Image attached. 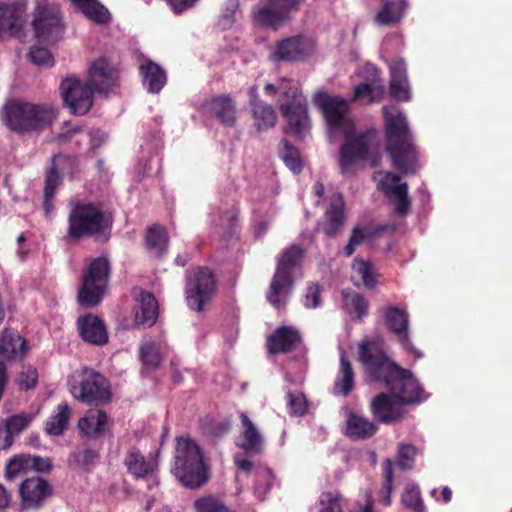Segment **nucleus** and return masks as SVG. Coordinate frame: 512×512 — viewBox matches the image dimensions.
Returning <instances> with one entry per match:
<instances>
[{"label": "nucleus", "mask_w": 512, "mask_h": 512, "mask_svg": "<svg viewBox=\"0 0 512 512\" xmlns=\"http://www.w3.org/2000/svg\"><path fill=\"white\" fill-rule=\"evenodd\" d=\"M140 358L145 366L151 368H157L161 363L160 352L152 341L141 345Z\"/></svg>", "instance_id": "obj_53"}, {"label": "nucleus", "mask_w": 512, "mask_h": 512, "mask_svg": "<svg viewBox=\"0 0 512 512\" xmlns=\"http://www.w3.org/2000/svg\"><path fill=\"white\" fill-rule=\"evenodd\" d=\"M315 102L321 108L330 132H338L346 126L348 129L352 127L351 122L345 117L348 111L346 100L318 93Z\"/></svg>", "instance_id": "obj_16"}, {"label": "nucleus", "mask_w": 512, "mask_h": 512, "mask_svg": "<svg viewBox=\"0 0 512 512\" xmlns=\"http://www.w3.org/2000/svg\"><path fill=\"white\" fill-rule=\"evenodd\" d=\"M301 342L300 332L293 326H280L267 338V350L272 355L294 351Z\"/></svg>", "instance_id": "obj_25"}, {"label": "nucleus", "mask_w": 512, "mask_h": 512, "mask_svg": "<svg viewBox=\"0 0 512 512\" xmlns=\"http://www.w3.org/2000/svg\"><path fill=\"white\" fill-rule=\"evenodd\" d=\"M78 169V160L76 156L63 153L55 154L51 157L49 166L46 168L44 182L59 187L61 179L69 177L72 179Z\"/></svg>", "instance_id": "obj_23"}, {"label": "nucleus", "mask_w": 512, "mask_h": 512, "mask_svg": "<svg viewBox=\"0 0 512 512\" xmlns=\"http://www.w3.org/2000/svg\"><path fill=\"white\" fill-rule=\"evenodd\" d=\"M416 452L413 445H401L397 453V465L403 470L412 469L415 464Z\"/></svg>", "instance_id": "obj_55"}, {"label": "nucleus", "mask_w": 512, "mask_h": 512, "mask_svg": "<svg viewBox=\"0 0 512 512\" xmlns=\"http://www.w3.org/2000/svg\"><path fill=\"white\" fill-rule=\"evenodd\" d=\"M172 473L183 486L190 489H198L208 483L209 467L204 462L200 446L190 437L176 438Z\"/></svg>", "instance_id": "obj_4"}, {"label": "nucleus", "mask_w": 512, "mask_h": 512, "mask_svg": "<svg viewBox=\"0 0 512 512\" xmlns=\"http://www.w3.org/2000/svg\"><path fill=\"white\" fill-rule=\"evenodd\" d=\"M107 424V413L104 410L92 409L78 421V428L83 434L98 438L106 431Z\"/></svg>", "instance_id": "obj_32"}, {"label": "nucleus", "mask_w": 512, "mask_h": 512, "mask_svg": "<svg viewBox=\"0 0 512 512\" xmlns=\"http://www.w3.org/2000/svg\"><path fill=\"white\" fill-rule=\"evenodd\" d=\"M137 306L135 307L134 322L137 326L145 328L152 327L159 315V305L155 296L148 292L141 290L136 297Z\"/></svg>", "instance_id": "obj_28"}, {"label": "nucleus", "mask_w": 512, "mask_h": 512, "mask_svg": "<svg viewBox=\"0 0 512 512\" xmlns=\"http://www.w3.org/2000/svg\"><path fill=\"white\" fill-rule=\"evenodd\" d=\"M384 93V86H374L373 84L360 83L354 88V95L352 100L359 101L366 99L369 103H378L382 100Z\"/></svg>", "instance_id": "obj_46"}, {"label": "nucleus", "mask_w": 512, "mask_h": 512, "mask_svg": "<svg viewBox=\"0 0 512 512\" xmlns=\"http://www.w3.org/2000/svg\"><path fill=\"white\" fill-rule=\"evenodd\" d=\"M124 466L127 471L135 478H147L154 472V465L148 462L145 456L135 447L130 448L124 458Z\"/></svg>", "instance_id": "obj_36"}, {"label": "nucleus", "mask_w": 512, "mask_h": 512, "mask_svg": "<svg viewBox=\"0 0 512 512\" xmlns=\"http://www.w3.org/2000/svg\"><path fill=\"white\" fill-rule=\"evenodd\" d=\"M389 93L396 101H409L411 99L408 80H390Z\"/></svg>", "instance_id": "obj_58"}, {"label": "nucleus", "mask_w": 512, "mask_h": 512, "mask_svg": "<svg viewBox=\"0 0 512 512\" xmlns=\"http://www.w3.org/2000/svg\"><path fill=\"white\" fill-rule=\"evenodd\" d=\"M217 291V278L208 267L199 266L186 273L185 297L190 309L202 312Z\"/></svg>", "instance_id": "obj_10"}, {"label": "nucleus", "mask_w": 512, "mask_h": 512, "mask_svg": "<svg viewBox=\"0 0 512 512\" xmlns=\"http://www.w3.org/2000/svg\"><path fill=\"white\" fill-rule=\"evenodd\" d=\"M195 512H231L225 503L214 495H205L194 501Z\"/></svg>", "instance_id": "obj_49"}, {"label": "nucleus", "mask_w": 512, "mask_h": 512, "mask_svg": "<svg viewBox=\"0 0 512 512\" xmlns=\"http://www.w3.org/2000/svg\"><path fill=\"white\" fill-rule=\"evenodd\" d=\"M381 72L377 66L367 63L359 72V77L363 79V83L373 84L374 86H383L380 78Z\"/></svg>", "instance_id": "obj_60"}, {"label": "nucleus", "mask_w": 512, "mask_h": 512, "mask_svg": "<svg viewBox=\"0 0 512 512\" xmlns=\"http://www.w3.org/2000/svg\"><path fill=\"white\" fill-rule=\"evenodd\" d=\"M203 110L220 124L233 127L237 122L236 102L229 94L212 97L203 104Z\"/></svg>", "instance_id": "obj_20"}, {"label": "nucleus", "mask_w": 512, "mask_h": 512, "mask_svg": "<svg viewBox=\"0 0 512 512\" xmlns=\"http://www.w3.org/2000/svg\"><path fill=\"white\" fill-rule=\"evenodd\" d=\"M401 501L405 507L413 510L414 512H423L425 509L420 495V490L413 484L406 485L401 496Z\"/></svg>", "instance_id": "obj_50"}, {"label": "nucleus", "mask_w": 512, "mask_h": 512, "mask_svg": "<svg viewBox=\"0 0 512 512\" xmlns=\"http://www.w3.org/2000/svg\"><path fill=\"white\" fill-rule=\"evenodd\" d=\"M304 0H261L262 6L253 13L254 21L265 29L277 31L296 14Z\"/></svg>", "instance_id": "obj_11"}, {"label": "nucleus", "mask_w": 512, "mask_h": 512, "mask_svg": "<svg viewBox=\"0 0 512 512\" xmlns=\"http://www.w3.org/2000/svg\"><path fill=\"white\" fill-rule=\"evenodd\" d=\"M111 266L106 256L93 259L82 276L77 301L80 306L90 309L100 304L108 288Z\"/></svg>", "instance_id": "obj_8"}, {"label": "nucleus", "mask_w": 512, "mask_h": 512, "mask_svg": "<svg viewBox=\"0 0 512 512\" xmlns=\"http://www.w3.org/2000/svg\"><path fill=\"white\" fill-rule=\"evenodd\" d=\"M352 269L366 288L372 290L376 287L377 278L370 261L357 257L353 260Z\"/></svg>", "instance_id": "obj_45"}, {"label": "nucleus", "mask_w": 512, "mask_h": 512, "mask_svg": "<svg viewBox=\"0 0 512 512\" xmlns=\"http://www.w3.org/2000/svg\"><path fill=\"white\" fill-rule=\"evenodd\" d=\"M240 420L242 425L241 430V441L237 443V446L249 454H260L263 450L264 439L259 433L255 424L245 414H240Z\"/></svg>", "instance_id": "obj_29"}, {"label": "nucleus", "mask_w": 512, "mask_h": 512, "mask_svg": "<svg viewBox=\"0 0 512 512\" xmlns=\"http://www.w3.org/2000/svg\"><path fill=\"white\" fill-rule=\"evenodd\" d=\"M378 431V426L354 412H350L346 421L345 434L351 439H368L373 437Z\"/></svg>", "instance_id": "obj_33"}, {"label": "nucleus", "mask_w": 512, "mask_h": 512, "mask_svg": "<svg viewBox=\"0 0 512 512\" xmlns=\"http://www.w3.org/2000/svg\"><path fill=\"white\" fill-rule=\"evenodd\" d=\"M304 250L299 245H291L278 258L275 273L266 294L267 301L277 310L285 308L292 293L293 272L301 266Z\"/></svg>", "instance_id": "obj_6"}, {"label": "nucleus", "mask_w": 512, "mask_h": 512, "mask_svg": "<svg viewBox=\"0 0 512 512\" xmlns=\"http://www.w3.org/2000/svg\"><path fill=\"white\" fill-rule=\"evenodd\" d=\"M57 188L58 187L53 186L51 184L44 183L42 206L45 211L46 217H49L51 212L54 210V205H53L52 201L56 195Z\"/></svg>", "instance_id": "obj_62"}, {"label": "nucleus", "mask_w": 512, "mask_h": 512, "mask_svg": "<svg viewBox=\"0 0 512 512\" xmlns=\"http://www.w3.org/2000/svg\"><path fill=\"white\" fill-rule=\"evenodd\" d=\"M370 412L374 419L383 424H393L404 416L403 404L394 394L381 392L370 402Z\"/></svg>", "instance_id": "obj_19"}, {"label": "nucleus", "mask_w": 512, "mask_h": 512, "mask_svg": "<svg viewBox=\"0 0 512 512\" xmlns=\"http://www.w3.org/2000/svg\"><path fill=\"white\" fill-rule=\"evenodd\" d=\"M289 413L295 416H303L307 412V401L303 394L288 392Z\"/></svg>", "instance_id": "obj_57"}, {"label": "nucleus", "mask_w": 512, "mask_h": 512, "mask_svg": "<svg viewBox=\"0 0 512 512\" xmlns=\"http://www.w3.org/2000/svg\"><path fill=\"white\" fill-rule=\"evenodd\" d=\"M76 327L81 339L85 343L97 346H103L108 343L107 327L98 316L92 313L79 316L76 321Z\"/></svg>", "instance_id": "obj_21"}, {"label": "nucleus", "mask_w": 512, "mask_h": 512, "mask_svg": "<svg viewBox=\"0 0 512 512\" xmlns=\"http://www.w3.org/2000/svg\"><path fill=\"white\" fill-rule=\"evenodd\" d=\"M345 221V202L343 196L339 194L331 201L317 228L327 237L335 238L342 232Z\"/></svg>", "instance_id": "obj_24"}, {"label": "nucleus", "mask_w": 512, "mask_h": 512, "mask_svg": "<svg viewBox=\"0 0 512 512\" xmlns=\"http://www.w3.org/2000/svg\"><path fill=\"white\" fill-rule=\"evenodd\" d=\"M21 507L25 510L39 511L53 496L52 485L40 476L24 479L19 485Z\"/></svg>", "instance_id": "obj_13"}, {"label": "nucleus", "mask_w": 512, "mask_h": 512, "mask_svg": "<svg viewBox=\"0 0 512 512\" xmlns=\"http://www.w3.org/2000/svg\"><path fill=\"white\" fill-rule=\"evenodd\" d=\"M383 314L387 328L395 334L401 346L416 358H421L423 354L414 347L409 337L407 311L396 306H388L384 309Z\"/></svg>", "instance_id": "obj_17"}, {"label": "nucleus", "mask_w": 512, "mask_h": 512, "mask_svg": "<svg viewBox=\"0 0 512 512\" xmlns=\"http://www.w3.org/2000/svg\"><path fill=\"white\" fill-rule=\"evenodd\" d=\"M32 24L36 37L47 41H58L63 32L60 10L54 5L39 3Z\"/></svg>", "instance_id": "obj_14"}, {"label": "nucleus", "mask_w": 512, "mask_h": 512, "mask_svg": "<svg viewBox=\"0 0 512 512\" xmlns=\"http://www.w3.org/2000/svg\"><path fill=\"white\" fill-rule=\"evenodd\" d=\"M56 118V109L47 103H31L14 99L5 105L6 125L17 133L43 131Z\"/></svg>", "instance_id": "obj_5"}, {"label": "nucleus", "mask_w": 512, "mask_h": 512, "mask_svg": "<svg viewBox=\"0 0 512 512\" xmlns=\"http://www.w3.org/2000/svg\"><path fill=\"white\" fill-rule=\"evenodd\" d=\"M311 50V43L306 37L293 36L277 43L274 58L278 61H299L308 56Z\"/></svg>", "instance_id": "obj_27"}, {"label": "nucleus", "mask_w": 512, "mask_h": 512, "mask_svg": "<svg viewBox=\"0 0 512 512\" xmlns=\"http://www.w3.org/2000/svg\"><path fill=\"white\" fill-rule=\"evenodd\" d=\"M368 237L367 230L365 228L355 227L349 237L348 243L343 248V254L345 257H351L355 252L356 247L364 243Z\"/></svg>", "instance_id": "obj_56"}, {"label": "nucleus", "mask_w": 512, "mask_h": 512, "mask_svg": "<svg viewBox=\"0 0 512 512\" xmlns=\"http://www.w3.org/2000/svg\"><path fill=\"white\" fill-rule=\"evenodd\" d=\"M71 417V409L67 403H60L56 407V411L45 423V431L49 435L60 436L68 428L69 419Z\"/></svg>", "instance_id": "obj_40"}, {"label": "nucleus", "mask_w": 512, "mask_h": 512, "mask_svg": "<svg viewBox=\"0 0 512 512\" xmlns=\"http://www.w3.org/2000/svg\"><path fill=\"white\" fill-rule=\"evenodd\" d=\"M240 215L239 203H234L229 209H227L220 217V227L224 230L223 237H232L238 226V218Z\"/></svg>", "instance_id": "obj_48"}, {"label": "nucleus", "mask_w": 512, "mask_h": 512, "mask_svg": "<svg viewBox=\"0 0 512 512\" xmlns=\"http://www.w3.org/2000/svg\"><path fill=\"white\" fill-rule=\"evenodd\" d=\"M384 482L380 491L381 502L385 506H390L392 503L391 494L393 492V461L389 458L385 459L382 464Z\"/></svg>", "instance_id": "obj_47"}, {"label": "nucleus", "mask_w": 512, "mask_h": 512, "mask_svg": "<svg viewBox=\"0 0 512 512\" xmlns=\"http://www.w3.org/2000/svg\"><path fill=\"white\" fill-rule=\"evenodd\" d=\"M28 57L29 60L37 66L52 67L54 65V58L51 52L43 46H31Z\"/></svg>", "instance_id": "obj_54"}, {"label": "nucleus", "mask_w": 512, "mask_h": 512, "mask_svg": "<svg viewBox=\"0 0 512 512\" xmlns=\"http://www.w3.org/2000/svg\"><path fill=\"white\" fill-rule=\"evenodd\" d=\"M383 4L374 15L377 26H392L399 23L408 9V0H382Z\"/></svg>", "instance_id": "obj_30"}, {"label": "nucleus", "mask_w": 512, "mask_h": 512, "mask_svg": "<svg viewBox=\"0 0 512 512\" xmlns=\"http://www.w3.org/2000/svg\"><path fill=\"white\" fill-rule=\"evenodd\" d=\"M22 26L21 15L15 5L0 3V35H17Z\"/></svg>", "instance_id": "obj_38"}, {"label": "nucleus", "mask_w": 512, "mask_h": 512, "mask_svg": "<svg viewBox=\"0 0 512 512\" xmlns=\"http://www.w3.org/2000/svg\"><path fill=\"white\" fill-rule=\"evenodd\" d=\"M33 416L30 414H17L12 415L6 420L2 419V424L6 426L7 434L12 438L14 435L20 434L32 422Z\"/></svg>", "instance_id": "obj_52"}, {"label": "nucleus", "mask_w": 512, "mask_h": 512, "mask_svg": "<svg viewBox=\"0 0 512 512\" xmlns=\"http://www.w3.org/2000/svg\"><path fill=\"white\" fill-rule=\"evenodd\" d=\"M67 222V236L75 242L98 236L108 227L102 205L95 202L73 203Z\"/></svg>", "instance_id": "obj_7"}, {"label": "nucleus", "mask_w": 512, "mask_h": 512, "mask_svg": "<svg viewBox=\"0 0 512 512\" xmlns=\"http://www.w3.org/2000/svg\"><path fill=\"white\" fill-rule=\"evenodd\" d=\"M168 244L169 237L164 226L153 224L146 229L145 246L152 256L161 258L166 253Z\"/></svg>", "instance_id": "obj_34"}, {"label": "nucleus", "mask_w": 512, "mask_h": 512, "mask_svg": "<svg viewBox=\"0 0 512 512\" xmlns=\"http://www.w3.org/2000/svg\"><path fill=\"white\" fill-rule=\"evenodd\" d=\"M322 509L320 512H343L339 496L332 492H325L320 497Z\"/></svg>", "instance_id": "obj_59"}, {"label": "nucleus", "mask_w": 512, "mask_h": 512, "mask_svg": "<svg viewBox=\"0 0 512 512\" xmlns=\"http://www.w3.org/2000/svg\"><path fill=\"white\" fill-rule=\"evenodd\" d=\"M254 127L258 132L266 131L276 125L277 113L272 105L258 101L251 107Z\"/></svg>", "instance_id": "obj_37"}, {"label": "nucleus", "mask_w": 512, "mask_h": 512, "mask_svg": "<svg viewBox=\"0 0 512 512\" xmlns=\"http://www.w3.org/2000/svg\"><path fill=\"white\" fill-rule=\"evenodd\" d=\"M116 70L101 57L95 60L89 68L86 83L75 78H66L60 85L61 95L74 114L85 115L92 107L93 92L106 93L116 82Z\"/></svg>", "instance_id": "obj_3"}, {"label": "nucleus", "mask_w": 512, "mask_h": 512, "mask_svg": "<svg viewBox=\"0 0 512 512\" xmlns=\"http://www.w3.org/2000/svg\"><path fill=\"white\" fill-rule=\"evenodd\" d=\"M355 387V374L345 352L340 356V370L333 384V394L347 397Z\"/></svg>", "instance_id": "obj_35"}, {"label": "nucleus", "mask_w": 512, "mask_h": 512, "mask_svg": "<svg viewBox=\"0 0 512 512\" xmlns=\"http://www.w3.org/2000/svg\"><path fill=\"white\" fill-rule=\"evenodd\" d=\"M359 360L370 380L383 382L403 405L425 399L424 389L411 371L396 365L383 352L373 353L369 343L360 345Z\"/></svg>", "instance_id": "obj_1"}, {"label": "nucleus", "mask_w": 512, "mask_h": 512, "mask_svg": "<svg viewBox=\"0 0 512 512\" xmlns=\"http://www.w3.org/2000/svg\"><path fill=\"white\" fill-rule=\"evenodd\" d=\"M29 347L27 340L12 328H5L0 333V356L7 361H22Z\"/></svg>", "instance_id": "obj_26"}, {"label": "nucleus", "mask_w": 512, "mask_h": 512, "mask_svg": "<svg viewBox=\"0 0 512 512\" xmlns=\"http://www.w3.org/2000/svg\"><path fill=\"white\" fill-rule=\"evenodd\" d=\"M279 155L285 165L294 173L299 174L303 169V163L299 150L291 145L288 140L281 141Z\"/></svg>", "instance_id": "obj_44"}, {"label": "nucleus", "mask_w": 512, "mask_h": 512, "mask_svg": "<svg viewBox=\"0 0 512 512\" xmlns=\"http://www.w3.org/2000/svg\"><path fill=\"white\" fill-rule=\"evenodd\" d=\"M279 98L278 103H296L303 101L306 97L303 95L299 85L286 78H281L278 81Z\"/></svg>", "instance_id": "obj_43"}, {"label": "nucleus", "mask_w": 512, "mask_h": 512, "mask_svg": "<svg viewBox=\"0 0 512 512\" xmlns=\"http://www.w3.org/2000/svg\"><path fill=\"white\" fill-rule=\"evenodd\" d=\"M52 469V462L49 458L32 456L30 454L14 455L6 465V478L13 480L17 476L28 471L49 472Z\"/></svg>", "instance_id": "obj_22"}, {"label": "nucleus", "mask_w": 512, "mask_h": 512, "mask_svg": "<svg viewBox=\"0 0 512 512\" xmlns=\"http://www.w3.org/2000/svg\"><path fill=\"white\" fill-rule=\"evenodd\" d=\"M82 131V127L80 126H71L69 122L64 123L63 130L56 136V140L63 144L68 142L74 135L80 133Z\"/></svg>", "instance_id": "obj_64"}, {"label": "nucleus", "mask_w": 512, "mask_h": 512, "mask_svg": "<svg viewBox=\"0 0 512 512\" xmlns=\"http://www.w3.org/2000/svg\"><path fill=\"white\" fill-rule=\"evenodd\" d=\"M344 306L352 320H362L368 314L369 302L361 294L353 290L342 291Z\"/></svg>", "instance_id": "obj_39"}, {"label": "nucleus", "mask_w": 512, "mask_h": 512, "mask_svg": "<svg viewBox=\"0 0 512 512\" xmlns=\"http://www.w3.org/2000/svg\"><path fill=\"white\" fill-rule=\"evenodd\" d=\"M383 115L386 150L393 167L404 174H416L419 153L406 117L395 105L384 106Z\"/></svg>", "instance_id": "obj_2"}, {"label": "nucleus", "mask_w": 512, "mask_h": 512, "mask_svg": "<svg viewBox=\"0 0 512 512\" xmlns=\"http://www.w3.org/2000/svg\"><path fill=\"white\" fill-rule=\"evenodd\" d=\"M279 109L287 120L286 133H291L297 139L303 140L310 130L307 99L296 103H280Z\"/></svg>", "instance_id": "obj_18"}, {"label": "nucleus", "mask_w": 512, "mask_h": 512, "mask_svg": "<svg viewBox=\"0 0 512 512\" xmlns=\"http://www.w3.org/2000/svg\"><path fill=\"white\" fill-rule=\"evenodd\" d=\"M353 132V126L344 132L345 143L339 151V166L342 174H348L357 160H365L370 147L377 141L375 129H368L358 135H354Z\"/></svg>", "instance_id": "obj_12"}, {"label": "nucleus", "mask_w": 512, "mask_h": 512, "mask_svg": "<svg viewBox=\"0 0 512 512\" xmlns=\"http://www.w3.org/2000/svg\"><path fill=\"white\" fill-rule=\"evenodd\" d=\"M139 69L143 76V85L147 92L158 94L167 80L164 69L150 59H145Z\"/></svg>", "instance_id": "obj_31"}, {"label": "nucleus", "mask_w": 512, "mask_h": 512, "mask_svg": "<svg viewBox=\"0 0 512 512\" xmlns=\"http://www.w3.org/2000/svg\"><path fill=\"white\" fill-rule=\"evenodd\" d=\"M77 378L70 383V392L76 400L87 405L103 404L111 400L110 383L101 373L84 367Z\"/></svg>", "instance_id": "obj_9"}, {"label": "nucleus", "mask_w": 512, "mask_h": 512, "mask_svg": "<svg viewBox=\"0 0 512 512\" xmlns=\"http://www.w3.org/2000/svg\"><path fill=\"white\" fill-rule=\"evenodd\" d=\"M390 80L402 81L407 79V68L403 59H394L390 64Z\"/></svg>", "instance_id": "obj_61"}, {"label": "nucleus", "mask_w": 512, "mask_h": 512, "mask_svg": "<svg viewBox=\"0 0 512 512\" xmlns=\"http://www.w3.org/2000/svg\"><path fill=\"white\" fill-rule=\"evenodd\" d=\"M382 176L378 181V190L388 198H395V212L399 216H405L411 209V200L408 194V184L398 183L401 177L393 172H376L374 178Z\"/></svg>", "instance_id": "obj_15"}, {"label": "nucleus", "mask_w": 512, "mask_h": 512, "mask_svg": "<svg viewBox=\"0 0 512 512\" xmlns=\"http://www.w3.org/2000/svg\"><path fill=\"white\" fill-rule=\"evenodd\" d=\"M99 458L98 451L88 447H78L69 456L68 463L73 468L89 471Z\"/></svg>", "instance_id": "obj_42"}, {"label": "nucleus", "mask_w": 512, "mask_h": 512, "mask_svg": "<svg viewBox=\"0 0 512 512\" xmlns=\"http://www.w3.org/2000/svg\"><path fill=\"white\" fill-rule=\"evenodd\" d=\"M320 304V287L317 284L308 286L306 293L305 306L308 308H316Z\"/></svg>", "instance_id": "obj_63"}, {"label": "nucleus", "mask_w": 512, "mask_h": 512, "mask_svg": "<svg viewBox=\"0 0 512 512\" xmlns=\"http://www.w3.org/2000/svg\"><path fill=\"white\" fill-rule=\"evenodd\" d=\"M38 379V370L32 365L26 364L22 366L17 376L16 383L21 391H29L36 388Z\"/></svg>", "instance_id": "obj_51"}, {"label": "nucleus", "mask_w": 512, "mask_h": 512, "mask_svg": "<svg viewBox=\"0 0 512 512\" xmlns=\"http://www.w3.org/2000/svg\"><path fill=\"white\" fill-rule=\"evenodd\" d=\"M80 11L90 20L97 24H106L110 21V13L97 0H71Z\"/></svg>", "instance_id": "obj_41"}]
</instances>
